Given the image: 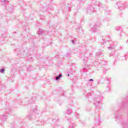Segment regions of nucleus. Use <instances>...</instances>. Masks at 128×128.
Wrapping results in <instances>:
<instances>
[{"label": "nucleus", "instance_id": "nucleus-1", "mask_svg": "<svg viewBox=\"0 0 128 128\" xmlns=\"http://www.w3.org/2000/svg\"><path fill=\"white\" fill-rule=\"evenodd\" d=\"M102 96H96L94 99V104L96 108H100L102 106Z\"/></svg>", "mask_w": 128, "mask_h": 128}, {"label": "nucleus", "instance_id": "nucleus-2", "mask_svg": "<svg viewBox=\"0 0 128 128\" xmlns=\"http://www.w3.org/2000/svg\"><path fill=\"white\" fill-rule=\"evenodd\" d=\"M58 122V118L52 119V122H50L52 127V128H64V127L60 125H57Z\"/></svg>", "mask_w": 128, "mask_h": 128}, {"label": "nucleus", "instance_id": "nucleus-3", "mask_svg": "<svg viewBox=\"0 0 128 128\" xmlns=\"http://www.w3.org/2000/svg\"><path fill=\"white\" fill-rule=\"evenodd\" d=\"M72 114V110L70 108H68L66 110V112H64V115L68 114V116H70Z\"/></svg>", "mask_w": 128, "mask_h": 128}, {"label": "nucleus", "instance_id": "nucleus-4", "mask_svg": "<svg viewBox=\"0 0 128 128\" xmlns=\"http://www.w3.org/2000/svg\"><path fill=\"white\" fill-rule=\"evenodd\" d=\"M97 28L98 25L95 24L93 27L91 28V32H96Z\"/></svg>", "mask_w": 128, "mask_h": 128}, {"label": "nucleus", "instance_id": "nucleus-5", "mask_svg": "<svg viewBox=\"0 0 128 128\" xmlns=\"http://www.w3.org/2000/svg\"><path fill=\"white\" fill-rule=\"evenodd\" d=\"M7 118H8V116L6 114H3L1 117V120L2 122H6V120Z\"/></svg>", "mask_w": 128, "mask_h": 128}, {"label": "nucleus", "instance_id": "nucleus-6", "mask_svg": "<svg viewBox=\"0 0 128 128\" xmlns=\"http://www.w3.org/2000/svg\"><path fill=\"white\" fill-rule=\"evenodd\" d=\"M120 106L121 108H122V110H124V108H126V104L122 102L121 104H120Z\"/></svg>", "mask_w": 128, "mask_h": 128}, {"label": "nucleus", "instance_id": "nucleus-7", "mask_svg": "<svg viewBox=\"0 0 128 128\" xmlns=\"http://www.w3.org/2000/svg\"><path fill=\"white\" fill-rule=\"evenodd\" d=\"M76 126V125L74 123H72L70 124V125L68 126V128H74Z\"/></svg>", "mask_w": 128, "mask_h": 128}, {"label": "nucleus", "instance_id": "nucleus-8", "mask_svg": "<svg viewBox=\"0 0 128 128\" xmlns=\"http://www.w3.org/2000/svg\"><path fill=\"white\" fill-rule=\"evenodd\" d=\"M114 48H116V46H114V44L110 45L109 47H108V50H114Z\"/></svg>", "mask_w": 128, "mask_h": 128}, {"label": "nucleus", "instance_id": "nucleus-9", "mask_svg": "<svg viewBox=\"0 0 128 128\" xmlns=\"http://www.w3.org/2000/svg\"><path fill=\"white\" fill-rule=\"evenodd\" d=\"M62 74H60L58 76L56 77L55 79L56 80H60V78H62Z\"/></svg>", "mask_w": 128, "mask_h": 128}, {"label": "nucleus", "instance_id": "nucleus-10", "mask_svg": "<svg viewBox=\"0 0 128 128\" xmlns=\"http://www.w3.org/2000/svg\"><path fill=\"white\" fill-rule=\"evenodd\" d=\"M94 12V10H92L90 9H88L87 10V12L89 14H92V12Z\"/></svg>", "mask_w": 128, "mask_h": 128}, {"label": "nucleus", "instance_id": "nucleus-11", "mask_svg": "<svg viewBox=\"0 0 128 128\" xmlns=\"http://www.w3.org/2000/svg\"><path fill=\"white\" fill-rule=\"evenodd\" d=\"M84 94V96H86V98H88L89 96H92V93H90V92L87 93L86 92Z\"/></svg>", "mask_w": 128, "mask_h": 128}, {"label": "nucleus", "instance_id": "nucleus-12", "mask_svg": "<svg viewBox=\"0 0 128 128\" xmlns=\"http://www.w3.org/2000/svg\"><path fill=\"white\" fill-rule=\"evenodd\" d=\"M37 34H42V30L38 29V31Z\"/></svg>", "mask_w": 128, "mask_h": 128}, {"label": "nucleus", "instance_id": "nucleus-13", "mask_svg": "<svg viewBox=\"0 0 128 128\" xmlns=\"http://www.w3.org/2000/svg\"><path fill=\"white\" fill-rule=\"evenodd\" d=\"M122 126L124 128H128V125H126V124L124 122H122Z\"/></svg>", "mask_w": 128, "mask_h": 128}, {"label": "nucleus", "instance_id": "nucleus-14", "mask_svg": "<svg viewBox=\"0 0 128 128\" xmlns=\"http://www.w3.org/2000/svg\"><path fill=\"white\" fill-rule=\"evenodd\" d=\"M96 5L98 6H99V8H100V6H102V4H100V2H96Z\"/></svg>", "mask_w": 128, "mask_h": 128}, {"label": "nucleus", "instance_id": "nucleus-15", "mask_svg": "<svg viewBox=\"0 0 128 128\" xmlns=\"http://www.w3.org/2000/svg\"><path fill=\"white\" fill-rule=\"evenodd\" d=\"M128 52L124 54V56L123 57V58H124L125 60H126V58H128Z\"/></svg>", "mask_w": 128, "mask_h": 128}, {"label": "nucleus", "instance_id": "nucleus-16", "mask_svg": "<svg viewBox=\"0 0 128 128\" xmlns=\"http://www.w3.org/2000/svg\"><path fill=\"white\" fill-rule=\"evenodd\" d=\"M68 76H70V74H72V71H67Z\"/></svg>", "mask_w": 128, "mask_h": 128}, {"label": "nucleus", "instance_id": "nucleus-17", "mask_svg": "<svg viewBox=\"0 0 128 128\" xmlns=\"http://www.w3.org/2000/svg\"><path fill=\"white\" fill-rule=\"evenodd\" d=\"M38 110V107L35 106V108L33 109L34 112H36Z\"/></svg>", "mask_w": 128, "mask_h": 128}, {"label": "nucleus", "instance_id": "nucleus-18", "mask_svg": "<svg viewBox=\"0 0 128 128\" xmlns=\"http://www.w3.org/2000/svg\"><path fill=\"white\" fill-rule=\"evenodd\" d=\"M120 118V115H117L116 114H115V118L116 120V118Z\"/></svg>", "mask_w": 128, "mask_h": 128}, {"label": "nucleus", "instance_id": "nucleus-19", "mask_svg": "<svg viewBox=\"0 0 128 128\" xmlns=\"http://www.w3.org/2000/svg\"><path fill=\"white\" fill-rule=\"evenodd\" d=\"M38 126H44V122H38Z\"/></svg>", "mask_w": 128, "mask_h": 128}, {"label": "nucleus", "instance_id": "nucleus-20", "mask_svg": "<svg viewBox=\"0 0 128 128\" xmlns=\"http://www.w3.org/2000/svg\"><path fill=\"white\" fill-rule=\"evenodd\" d=\"M108 70H110V69L106 70V68H104V71H103L104 74H106V72H108Z\"/></svg>", "mask_w": 128, "mask_h": 128}, {"label": "nucleus", "instance_id": "nucleus-21", "mask_svg": "<svg viewBox=\"0 0 128 128\" xmlns=\"http://www.w3.org/2000/svg\"><path fill=\"white\" fill-rule=\"evenodd\" d=\"M4 70H5L4 68H2V69L0 70V72H1L2 74H4Z\"/></svg>", "mask_w": 128, "mask_h": 128}, {"label": "nucleus", "instance_id": "nucleus-22", "mask_svg": "<svg viewBox=\"0 0 128 128\" xmlns=\"http://www.w3.org/2000/svg\"><path fill=\"white\" fill-rule=\"evenodd\" d=\"M118 8L120 10H124V6H121L120 7H119Z\"/></svg>", "mask_w": 128, "mask_h": 128}, {"label": "nucleus", "instance_id": "nucleus-23", "mask_svg": "<svg viewBox=\"0 0 128 128\" xmlns=\"http://www.w3.org/2000/svg\"><path fill=\"white\" fill-rule=\"evenodd\" d=\"M74 116L76 118H78V116H80V114H75Z\"/></svg>", "mask_w": 128, "mask_h": 128}, {"label": "nucleus", "instance_id": "nucleus-24", "mask_svg": "<svg viewBox=\"0 0 128 128\" xmlns=\"http://www.w3.org/2000/svg\"><path fill=\"white\" fill-rule=\"evenodd\" d=\"M106 80H108V84H110V78H106Z\"/></svg>", "mask_w": 128, "mask_h": 128}, {"label": "nucleus", "instance_id": "nucleus-25", "mask_svg": "<svg viewBox=\"0 0 128 128\" xmlns=\"http://www.w3.org/2000/svg\"><path fill=\"white\" fill-rule=\"evenodd\" d=\"M28 118L29 120H32V116H30V115L28 116Z\"/></svg>", "mask_w": 128, "mask_h": 128}, {"label": "nucleus", "instance_id": "nucleus-26", "mask_svg": "<svg viewBox=\"0 0 128 128\" xmlns=\"http://www.w3.org/2000/svg\"><path fill=\"white\" fill-rule=\"evenodd\" d=\"M82 126H84V125L86 124V122H82Z\"/></svg>", "mask_w": 128, "mask_h": 128}, {"label": "nucleus", "instance_id": "nucleus-27", "mask_svg": "<svg viewBox=\"0 0 128 128\" xmlns=\"http://www.w3.org/2000/svg\"><path fill=\"white\" fill-rule=\"evenodd\" d=\"M4 4H6V2H8V0H4Z\"/></svg>", "mask_w": 128, "mask_h": 128}, {"label": "nucleus", "instance_id": "nucleus-28", "mask_svg": "<svg viewBox=\"0 0 128 128\" xmlns=\"http://www.w3.org/2000/svg\"><path fill=\"white\" fill-rule=\"evenodd\" d=\"M28 102H26V104H24V106H28Z\"/></svg>", "mask_w": 128, "mask_h": 128}, {"label": "nucleus", "instance_id": "nucleus-29", "mask_svg": "<svg viewBox=\"0 0 128 128\" xmlns=\"http://www.w3.org/2000/svg\"><path fill=\"white\" fill-rule=\"evenodd\" d=\"M32 100H29V104H32Z\"/></svg>", "mask_w": 128, "mask_h": 128}, {"label": "nucleus", "instance_id": "nucleus-30", "mask_svg": "<svg viewBox=\"0 0 128 128\" xmlns=\"http://www.w3.org/2000/svg\"><path fill=\"white\" fill-rule=\"evenodd\" d=\"M90 82H94V80L93 79H90L89 80Z\"/></svg>", "mask_w": 128, "mask_h": 128}, {"label": "nucleus", "instance_id": "nucleus-31", "mask_svg": "<svg viewBox=\"0 0 128 128\" xmlns=\"http://www.w3.org/2000/svg\"><path fill=\"white\" fill-rule=\"evenodd\" d=\"M100 80H98V84H100Z\"/></svg>", "mask_w": 128, "mask_h": 128}, {"label": "nucleus", "instance_id": "nucleus-32", "mask_svg": "<svg viewBox=\"0 0 128 128\" xmlns=\"http://www.w3.org/2000/svg\"><path fill=\"white\" fill-rule=\"evenodd\" d=\"M113 54H110V56H112Z\"/></svg>", "mask_w": 128, "mask_h": 128}, {"label": "nucleus", "instance_id": "nucleus-33", "mask_svg": "<svg viewBox=\"0 0 128 128\" xmlns=\"http://www.w3.org/2000/svg\"><path fill=\"white\" fill-rule=\"evenodd\" d=\"M11 128H14V124H12Z\"/></svg>", "mask_w": 128, "mask_h": 128}, {"label": "nucleus", "instance_id": "nucleus-34", "mask_svg": "<svg viewBox=\"0 0 128 128\" xmlns=\"http://www.w3.org/2000/svg\"><path fill=\"white\" fill-rule=\"evenodd\" d=\"M98 122H100V118H98Z\"/></svg>", "mask_w": 128, "mask_h": 128}, {"label": "nucleus", "instance_id": "nucleus-35", "mask_svg": "<svg viewBox=\"0 0 128 128\" xmlns=\"http://www.w3.org/2000/svg\"><path fill=\"white\" fill-rule=\"evenodd\" d=\"M72 44H74V40H72Z\"/></svg>", "mask_w": 128, "mask_h": 128}, {"label": "nucleus", "instance_id": "nucleus-36", "mask_svg": "<svg viewBox=\"0 0 128 128\" xmlns=\"http://www.w3.org/2000/svg\"><path fill=\"white\" fill-rule=\"evenodd\" d=\"M84 62H86V60H84Z\"/></svg>", "mask_w": 128, "mask_h": 128}, {"label": "nucleus", "instance_id": "nucleus-37", "mask_svg": "<svg viewBox=\"0 0 128 128\" xmlns=\"http://www.w3.org/2000/svg\"><path fill=\"white\" fill-rule=\"evenodd\" d=\"M126 44H128V40H126Z\"/></svg>", "mask_w": 128, "mask_h": 128}, {"label": "nucleus", "instance_id": "nucleus-38", "mask_svg": "<svg viewBox=\"0 0 128 128\" xmlns=\"http://www.w3.org/2000/svg\"><path fill=\"white\" fill-rule=\"evenodd\" d=\"M102 40H104H104H104V39H102Z\"/></svg>", "mask_w": 128, "mask_h": 128}, {"label": "nucleus", "instance_id": "nucleus-39", "mask_svg": "<svg viewBox=\"0 0 128 128\" xmlns=\"http://www.w3.org/2000/svg\"><path fill=\"white\" fill-rule=\"evenodd\" d=\"M119 28V30H120V27H118Z\"/></svg>", "mask_w": 128, "mask_h": 128}]
</instances>
